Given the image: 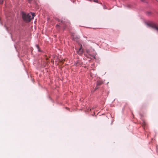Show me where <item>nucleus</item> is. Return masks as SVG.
<instances>
[{"label": "nucleus", "instance_id": "nucleus-1", "mask_svg": "<svg viewBox=\"0 0 158 158\" xmlns=\"http://www.w3.org/2000/svg\"><path fill=\"white\" fill-rule=\"evenodd\" d=\"M35 15V14L34 13L27 14L23 12H22V18L24 21L27 22H30L31 19H33Z\"/></svg>", "mask_w": 158, "mask_h": 158}, {"label": "nucleus", "instance_id": "nucleus-2", "mask_svg": "<svg viewBox=\"0 0 158 158\" xmlns=\"http://www.w3.org/2000/svg\"><path fill=\"white\" fill-rule=\"evenodd\" d=\"M149 26L155 28L158 32V26L155 24H148Z\"/></svg>", "mask_w": 158, "mask_h": 158}, {"label": "nucleus", "instance_id": "nucleus-3", "mask_svg": "<svg viewBox=\"0 0 158 158\" xmlns=\"http://www.w3.org/2000/svg\"><path fill=\"white\" fill-rule=\"evenodd\" d=\"M77 52L79 54H81L83 52V50L82 49V45H81L80 48L77 51Z\"/></svg>", "mask_w": 158, "mask_h": 158}, {"label": "nucleus", "instance_id": "nucleus-4", "mask_svg": "<svg viewBox=\"0 0 158 158\" xmlns=\"http://www.w3.org/2000/svg\"><path fill=\"white\" fill-rule=\"evenodd\" d=\"M145 13L148 15H150L152 13L151 10H146Z\"/></svg>", "mask_w": 158, "mask_h": 158}, {"label": "nucleus", "instance_id": "nucleus-5", "mask_svg": "<svg viewBox=\"0 0 158 158\" xmlns=\"http://www.w3.org/2000/svg\"><path fill=\"white\" fill-rule=\"evenodd\" d=\"M102 82L100 81H98L97 83V86H99L102 85Z\"/></svg>", "mask_w": 158, "mask_h": 158}, {"label": "nucleus", "instance_id": "nucleus-6", "mask_svg": "<svg viewBox=\"0 0 158 158\" xmlns=\"http://www.w3.org/2000/svg\"><path fill=\"white\" fill-rule=\"evenodd\" d=\"M127 8H126V9H132L131 6L130 5H127Z\"/></svg>", "mask_w": 158, "mask_h": 158}, {"label": "nucleus", "instance_id": "nucleus-7", "mask_svg": "<svg viewBox=\"0 0 158 158\" xmlns=\"http://www.w3.org/2000/svg\"><path fill=\"white\" fill-rule=\"evenodd\" d=\"M36 47L38 49V51L39 52H41V51L40 50V48H39V47L38 46V45H36Z\"/></svg>", "mask_w": 158, "mask_h": 158}, {"label": "nucleus", "instance_id": "nucleus-8", "mask_svg": "<svg viewBox=\"0 0 158 158\" xmlns=\"http://www.w3.org/2000/svg\"><path fill=\"white\" fill-rule=\"evenodd\" d=\"M103 9L109 10V9H110L108 8L106 6H103Z\"/></svg>", "mask_w": 158, "mask_h": 158}, {"label": "nucleus", "instance_id": "nucleus-9", "mask_svg": "<svg viewBox=\"0 0 158 158\" xmlns=\"http://www.w3.org/2000/svg\"><path fill=\"white\" fill-rule=\"evenodd\" d=\"M93 1L95 2H98V0H93Z\"/></svg>", "mask_w": 158, "mask_h": 158}, {"label": "nucleus", "instance_id": "nucleus-10", "mask_svg": "<svg viewBox=\"0 0 158 158\" xmlns=\"http://www.w3.org/2000/svg\"><path fill=\"white\" fill-rule=\"evenodd\" d=\"M3 2V0H0V4H2Z\"/></svg>", "mask_w": 158, "mask_h": 158}, {"label": "nucleus", "instance_id": "nucleus-11", "mask_svg": "<svg viewBox=\"0 0 158 158\" xmlns=\"http://www.w3.org/2000/svg\"><path fill=\"white\" fill-rule=\"evenodd\" d=\"M146 124L144 122H143V126H145L146 125Z\"/></svg>", "mask_w": 158, "mask_h": 158}, {"label": "nucleus", "instance_id": "nucleus-12", "mask_svg": "<svg viewBox=\"0 0 158 158\" xmlns=\"http://www.w3.org/2000/svg\"><path fill=\"white\" fill-rule=\"evenodd\" d=\"M32 0H28V2L29 3H30Z\"/></svg>", "mask_w": 158, "mask_h": 158}, {"label": "nucleus", "instance_id": "nucleus-13", "mask_svg": "<svg viewBox=\"0 0 158 158\" xmlns=\"http://www.w3.org/2000/svg\"><path fill=\"white\" fill-rule=\"evenodd\" d=\"M98 86H97H97H96V87L95 88V90H96V89H97L98 88Z\"/></svg>", "mask_w": 158, "mask_h": 158}, {"label": "nucleus", "instance_id": "nucleus-14", "mask_svg": "<svg viewBox=\"0 0 158 158\" xmlns=\"http://www.w3.org/2000/svg\"><path fill=\"white\" fill-rule=\"evenodd\" d=\"M63 22H64V21H63V20H61V21H60L61 23H63Z\"/></svg>", "mask_w": 158, "mask_h": 158}, {"label": "nucleus", "instance_id": "nucleus-15", "mask_svg": "<svg viewBox=\"0 0 158 158\" xmlns=\"http://www.w3.org/2000/svg\"><path fill=\"white\" fill-rule=\"evenodd\" d=\"M141 1H142V2H144L145 0H141Z\"/></svg>", "mask_w": 158, "mask_h": 158}, {"label": "nucleus", "instance_id": "nucleus-16", "mask_svg": "<svg viewBox=\"0 0 158 158\" xmlns=\"http://www.w3.org/2000/svg\"><path fill=\"white\" fill-rule=\"evenodd\" d=\"M58 21L59 22L60 20L59 19H58Z\"/></svg>", "mask_w": 158, "mask_h": 158}, {"label": "nucleus", "instance_id": "nucleus-17", "mask_svg": "<svg viewBox=\"0 0 158 158\" xmlns=\"http://www.w3.org/2000/svg\"><path fill=\"white\" fill-rule=\"evenodd\" d=\"M73 40H75V39H74V38H73Z\"/></svg>", "mask_w": 158, "mask_h": 158}, {"label": "nucleus", "instance_id": "nucleus-18", "mask_svg": "<svg viewBox=\"0 0 158 158\" xmlns=\"http://www.w3.org/2000/svg\"><path fill=\"white\" fill-rule=\"evenodd\" d=\"M56 26H59V25H56Z\"/></svg>", "mask_w": 158, "mask_h": 158}]
</instances>
